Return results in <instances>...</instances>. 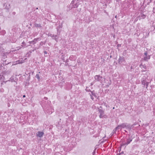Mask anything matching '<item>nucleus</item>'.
Returning a JSON list of instances; mask_svg holds the SVG:
<instances>
[{
  "instance_id": "nucleus-1",
  "label": "nucleus",
  "mask_w": 155,
  "mask_h": 155,
  "mask_svg": "<svg viewBox=\"0 0 155 155\" xmlns=\"http://www.w3.org/2000/svg\"><path fill=\"white\" fill-rule=\"evenodd\" d=\"M51 103L50 101H46L44 100H43L41 102V104L43 109L45 110L47 108H48V107L50 105Z\"/></svg>"
},
{
  "instance_id": "nucleus-2",
  "label": "nucleus",
  "mask_w": 155,
  "mask_h": 155,
  "mask_svg": "<svg viewBox=\"0 0 155 155\" xmlns=\"http://www.w3.org/2000/svg\"><path fill=\"white\" fill-rule=\"evenodd\" d=\"M133 138L132 137L130 136L127 139L126 141H124L121 144V146H127L133 140Z\"/></svg>"
},
{
  "instance_id": "nucleus-3",
  "label": "nucleus",
  "mask_w": 155,
  "mask_h": 155,
  "mask_svg": "<svg viewBox=\"0 0 155 155\" xmlns=\"http://www.w3.org/2000/svg\"><path fill=\"white\" fill-rule=\"evenodd\" d=\"M98 111L100 114L99 117L100 118H103L105 116L104 110H103L102 107L101 106L100 107L98 108Z\"/></svg>"
},
{
  "instance_id": "nucleus-4",
  "label": "nucleus",
  "mask_w": 155,
  "mask_h": 155,
  "mask_svg": "<svg viewBox=\"0 0 155 155\" xmlns=\"http://www.w3.org/2000/svg\"><path fill=\"white\" fill-rule=\"evenodd\" d=\"M118 63L119 64L121 65H125L126 63V61L125 58L123 56H120L118 59Z\"/></svg>"
},
{
  "instance_id": "nucleus-5",
  "label": "nucleus",
  "mask_w": 155,
  "mask_h": 155,
  "mask_svg": "<svg viewBox=\"0 0 155 155\" xmlns=\"http://www.w3.org/2000/svg\"><path fill=\"white\" fill-rule=\"evenodd\" d=\"M143 58H142L143 60L145 61H148L150 58V55L148 54L147 52L146 51L144 53Z\"/></svg>"
},
{
  "instance_id": "nucleus-6",
  "label": "nucleus",
  "mask_w": 155,
  "mask_h": 155,
  "mask_svg": "<svg viewBox=\"0 0 155 155\" xmlns=\"http://www.w3.org/2000/svg\"><path fill=\"white\" fill-rule=\"evenodd\" d=\"M45 110H46L47 113L49 114H51L54 112V109L52 107L50 106V105L48 107V108H47Z\"/></svg>"
},
{
  "instance_id": "nucleus-7",
  "label": "nucleus",
  "mask_w": 155,
  "mask_h": 155,
  "mask_svg": "<svg viewBox=\"0 0 155 155\" xmlns=\"http://www.w3.org/2000/svg\"><path fill=\"white\" fill-rule=\"evenodd\" d=\"M95 80L96 81H101L103 80L102 77L100 75H96L94 77Z\"/></svg>"
},
{
  "instance_id": "nucleus-8",
  "label": "nucleus",
  "mask_w": 155,
  "mask_h": 155,
  "mask_svg": "<svg viewBox=\"0 0 155 155\" xmlns=\"http://www.w3.org/2000/svg\"><path fill=\"white\" fill-rule=\"evenodd\" d=\"M41 39V38H35L34 39V40L31 41H29L28 42L29 43L31 44H32L33 45L35 44L36 43V42L38 41H40Z\"/></svg>"
},
{
  "instance_id": "nucleus-9",
  "label": "nucleus",
  "mask_w": 155,
  "mask_h": 155,
  "mask_svg": "<svg viewBox=\"0 0 155 155\" xmlns=\"http://www.w3.org/2000/svg\"><path fill=\"white\" fill-rule=\"evenodd\" d=\"M44 134V133L43 131H38L36 134L37 137H38L41 138L42 137Z\"/></svg>"
},
{
  "instance_id": "nucleus-10",
  "label": "nucleus",
  "mask_w": 155,
  "mask_h": 155,
  "mask_svg": "<svg viewBox=\"0 0 155 155\" xmlns=\"http://www.w3.org/2000/svg\"><path fill=\"white\" fill-rule=\"evenodd\" d=\"M146 16V15L145 14H144L143 13L141 12L139 15L138 16V18H140V19H144Z\"/></svg>"
},
{
  "instance_id": "nucleus-11",
  "label": "nucleus",
  "mask_w": 155,
  "mask_h": 155,
  "mask_svg": "<svg viewBox=\"0 0 155 155\" xmlns=\"http://www.w3.org/2000/svg\"><path fill=\"white\" fill-rule=\"evenodd\" d=\"M136 125L137 126L136 127H139L140 126V125L138 124V123L136 122L135 123H134L131 126L129 125V126L128 127L131 128H133V127H135V126H136Z\"/></svg>"
},
{
  "instance_id": "nucleus-12",
  "label": "nucleus",
  "mask_w": 155,
  "mask_h": 155,
  "mask_svg": "<svg viewBox=\"0 0 155 155\" xmlns=\"http://www.w3.org/2000/svg\"><path fill=\"white\" fill-rule=\"evenodd\" d=\"M141 83L142 85H144L143 86L144 87L145 86L146 84L148 82H147L145 80V78L144 77L142 78L141 79Z\"/></svg>"
},
{
  "instance_id": "nucleus-13",
  "label": "nucleus",
  "mask_w": 155,
  "mask_h": 155,
  "mask_svg": "<svg viewBox=\"0 0 155 155\" xmlns=\"http://www.w3.org/2000/svg\"><path fill=\"white\" fill-rule=\"evenodd\" d=\"M17 49H15V50H12L11 51H7V52H4V53H3L4 54H5V55H7L8 54H9L10 53H11V52H14L15 51H17V50H19V49H20L21 48V47H18L17 48Z\"/></svg>"
},
{
  "instance_id": "nucleus-14",
  "label": "nucleus",
  "mask_w": 155,
  "mask_h": 155,
  "mask_svg": "<svg viewBox=\"0 0 155 155\" xmlns=\"http://www.w3.org/2000/svg\"><path fill=\"white\" fill-rule=\"evenodd\" d=\"M4 6L5 7V8L7 10H9L10 8V4L8 3H5L4 4Z\"/></svg>"
},
{
  "instance_id": "nucleus-15",
  "label": "nucleus",
  "mask_w": 155,
  "mask_h": 155,
  "mask_svg": "<svg viewBox=\"0 0 155 155\" xmlns=\"http://www.w3.org/2000/svg\"><path fill=\"white\" fill-rule=\"evenodd\" d=\"M77 58V57L76 56L71 55L70 56L69 59L71 61H75L76 60Z\"/></svg>"
},
{
  "instance_id": "nucleus-16",
  "label": "nucleus",
  "mask_w": 155,
  "mask_h": 155,
  "mask_svg": "<svg viewBox=\"0 0 155 155\" xmlns=\"http://www.w3.org/2000/svg\"><path fill=\"white\" fill-rule=\"evenodd\" d=\"M72 87V85L69 83H67L66 84V89L67 90H69Z\"/></svg>"
},
{
  "instance_id": "nucleus-17",
  "label": "nucleus",
  "mask_w": 155,
  "mask_h": 155,
  "mask_svg": "<svg viewBox=\"0 0 155 155\" xmlns=\"http://www.w3.org/2000/svg\"><path fill=\"white\" fill-rule=\"evenodd\" d=\"M119 125L120 127L121 128V129L122 128H124L127 127H128L129 126V125H127V123H124Z\"/></svg>"
},
{
  "instance_id": "nucleus-18",
  "label": "nucleus",
  "mask_w": 155,
  "mask_h": 155,
  "mask_svg": "<svg viewBox=\"0 0 155 155\" xmlns=\"http://www.w3.org/2000/svg\"><path fill=\"white\" fill-rule=\"evenodd\" d=\"M6 55H5V54L4 53H2V61H6V59H5L6 58Z\"/></svg>"
},
{
  "instance_id": "nucleus-19",
  "label": "nucleus",
  "mask_w": 155,
  "mask_h": 155,
  "mask_svg": "<svg viewBox=\"0 0 155 155\" xmlns=\"http://www.w3.org/2000/svg\"><path fill=\"white\" fill-rule=\"evenodd\" d=\"M63 23V22H62L61 24L59 25V26L57 28V33L58 34V33H60V32L59 31V30L62 27V25Z\"/></svg>"
},
{
  "instance_id": "nucleus-20",
  "label": "nucleus",
  "mask_w": 155,
  "mask_h": 155,
  "mask_svg": "<svg viewBox=\"0 0 155 155\" xmlns=\"http://www.w3.org/2000/svg\"><path fill=\"white\" fill-rule=\"evenodd\" d=\"M140 67L141 68H143L144 69H142V71H146V66L145 64H141L140 65Z\"/></svg>"
},
{
  "instance_id": "nucleus-21",
  "label": "nucleus",
  "mask_w": 155,
  "mask_h": 155,
  "mask_svg": "<svg viewBox=\"0 0 155 155\" xmlns=\"http://www.w3.org/2000/svg\"><path fill=\"white\" fill-rule=\"evenodd\" d=\"M52 38H53V39L55 40L56 42H58V36L57 35H53L52 36Z\"/></svg>"
},
{
  "instance_id": "nucleus-22",
  "label": "nucleus",
  "mask_w": 155,
  "mask_h": 155,
  "mask_svg": "<svg viewBox=\"0 0 155 155\" xmlns=\"http://www.w3.org/2000/svg\"><path fill=\"white\" fill-rule=\"evenodd\" d=\"M46 42V41H41L39 44V48H37V49H38L41 46L43 45H45V43Z\"/></svg>"
},
{
  "instance_id": "nucleus-23",
  "label": "nucleus",
  "mask_w": 155,
  "mask_h": 155,
  "mask_svg": "<svg viewBox=\"0 0 155 155\" xmlns=\"http://www.w3.org/2000/svg\"><path fill=\"white\" fill-rule=\"evenodd\" d=\"M152 0H144V3L147 4V5H149L151 2Z\"/></svg>"
},
{
  "instance_id": "nucleus-24",
  "label": "nucleus",
  "mask_w": 155,
  "mask_h": 155,
  "mask_svg": "<svg viewBox=\"0 0 155 155\" xmlns=\"http://www.w3.org/2000/svg\"><path fill=\"white\" fill-rule=\"evenodd\" d=\"M40 73V72H39L35 76V77L38 79V81H39L40 80V76L39 75V74Z\"/></svg>"
},
{
  "instance_id": "nucleus-25",
  "label": "nucleus",
  "mask_w": 155,
  "mask_h": 155,
  "mask_svg": "<svg viewBox=\"0 0 155 155\" xmlns=\"http://www.w3.org/2000/svg\"><path fill=\"white\" fill-rule=\"evenodd\" d=\"M91 94L92 95H93L95 97H96L97 96L96 95V93H95V91L94 90L91 91Z\"/></svg>"
},
{
  "instance_id": "nucleus-26",
  "label": "nucleus",
  "mask_w": 155,
  "mask_h": 155,
  "mask_svg": "<svg viewBox=\"0 0 155 155\" xmlns=\"http://www.w3.org/2000/svg\"><path fill=\"white\" fill-rule=\"evenodd\" d=\"M139 146L138 145L135 144L133 146L132 148L133 150L136 149Z\"/></svg>"
},
{
  "instance_id": "nucleus-27",
  "label": "nucleus",
  "mask_w": 155,
  "mask_h": 155,
  "mask_svg": "<svg viewBox=\"0 0 155 155\" xmlns=\"http://www.w3.org/2000/svg\"><path fill=\"white\" fill-rule=\"evenodd\" d=\"M24 61H23L22 60H21V61L20 60H18L16 61V64H22V63H23L24 62Z\"/></svg>"
},
{
  "instance_id": "nucleus-28",
  "label": "nucleus",
  "mask_w": 155,
  "mask_h": 155,
  "mask_svg": "<svg viewBox=\"0 0 155 155\" xmlns=\"http://www.w3.org/2000/svg\"><path fill=\"white\" fill-rule=\"evenodd\" d=\"M35 26L37 28H41L42 27L40 24H37L36 23H35Z\"/></svg>"
},
{
  "instance_id": "nucleus-29",
  "label": "nucleus",
  "mask_w": 155,
  "mask_h": 155,
  "mask_svg": "<svg viewBox=\"0 0 155 155\" xmlns=\"http://www.w3.org/2000/svg\"><path fill=\"white\" fill-rule=\"evenodd\" d=\"M115 129V130H116V131L117 130L118 131H119V130L121 129V128L120 127V125H118Z\"/></svg>"
},
{
  "instance_id": "nucleus-30",
  "label": "nucleus",
  "mask_w": 155,
  "mask_h": 155,
  "mask_svg": "<svg viewBox=\"0 0 155 155\" xmlns=\"http://www.w3.org/2000/svg\"><path fill=\"white\" fill-rule=\"evenodd\" d=\"M114 134H117L116 130H115V129H114L113 130L112 133L111 134V136H112Z\"/></svg>"
},
{
  "instance_id": "nucleus-31",
  "label": "nucleus",
  "mask_w": 155,
  "mask_h": 155,
  "mask_svg": "<svg viewBox=\"0 0 155 155\" xmlns=\"http://www.w3.org/2000/svg\"><path fill=\"white\" fill-rule=\"evenodd\" d=\"M71 7H72V8H77L78 7V5L77 4H76L74 5H72V6H71Z\"/></svg>"
},
{
  "instance_id": "nucleus-32",
  "label": "nucleus",
  "mask_w": 155,
  "mask_h": 155,
  "mask_svg": "<svg viewBox=\"0 0 155 155\" xmlns=\"http://www.w3.org/2000/svg\"><path fill=\"white\" fill-rule=\"evenodd\" d=\"M35 15L37 17H39V13H38V12H35Z\"/></svg>"
},
{
  "instance_id": "nucleus-33",
  "label": "nucleus",
  "mask_w": 155,
  "mask_h": 155,
  "mask_svg": "<svg viewBox=\"0 0 155 155\" xmlns=\"http://www.w3.org/2000/svg\"><path fill=\"white\" fill-rule=\"evenodd\" d=\"M6 33V32L5 30H2L1 32V34L2 35H5Z\"/></svg>"
},
{
  "instance_id": "nucleus-34",
  "label": "nucleus",
  "mask_w": 155,
  "mask_h": 155,
  "mask_svg": "<svg viewBox=\"0 0 155 155\" xmlns=\"http://www.w3.org/2000/svg\"><path fill=\"white\" fill-rule=\"evenodd\" d=\"M63 82H60L59 84V86H60L61 87L63 86Z\"/></svg>"
},
{
  "instance_id": "nucleus-35",
  "label": "nucleus",
  "mask_w": 155,
  "mask_h": 155,
  "mask_svg": "<svg viewBox=\"0 0 155 155\" xmlns=\"http://www.w3.org/2000/svg\"><path fill=\"white\" fill-rule=\"evenodd\" d=\"M117 155H125V154L124 153V152L122 151L121 153H117Z\"/></svg>"
},
{
  "instance_id": "nucleus-36",
  "label": "nucleus",
  "mask_w": 155,
  "mask_h": 155,
  "mask_svg": "<svg viewBox=\"0 0 155 155\" xmlns=\"http://www.w3.org/2000/svg\"><path fill=\"white\" fill-rule=\"evenodd\" d=\"M10 80L12 82H13L15 81L14 78L12 77L10 78Z\"/></svg>"
},
{
  "instance_id": "nucleus-37",
  "label": "nucleus",
  "mask_w": 155,
  "mask_h": 155,
  "mask_svg": "<svg viewBox=\"0 0 155 155\" xmlns=\"http://www.w3.org/2000/svg\"><path fill=\"white\" fill-rule=\"evenodd\" d=\"M21 44L23 45H22L23 46H24V47L26 45V43L24 42H22Z\"/></svg>"
},
{
  "instance_id": "nucleus-38",
  "label": "nucleus",
  "mask_w": 155,
  "mask_h": 155,
  "mask_svg": "<svg viewBox=\"0 0 155 155\" xmlns=\"http://www.w3.org/2000/svg\"><path fill=\"white\" fill-rule=\"evenodd\" d=\"M85 90L87 92H91V91L90 89H87V87L85 89Z\"/></svg>"
},
{
  "instance_id": "nucleus-39",
  "label": "nucleus",
  "mask_w": 155,
  "mask_h": 155,
  "mask_svg": "<svg viewBox=\"0 0 155 155\" xmlns=\"http://www.w3.org/2000/svg\"><path fill=\"white\" fill-rule=\"evenodd\" d=\"M90 94V97H91V99L92 100H94V98L93 96L91 95V94Z\"/></svg>"
},
{
  "instance_id": "nucleus-40",
  "label": "nucleus",
  "mask_w": 155,
  "mask_h": 155,
  "mask_svg": "<svg viewBox=\"0 0 155 155\" xmlns=\"http://www.w3.org/2000/svg\"><path fill=\"white\" fill-rule=\"evenodd\" d=\"M149 82H148L146 84V85H145V86H146V88L147 89V87L148 86V85L149 84Z\"/></svg>"
},
{
  "instance_id": "nucleus-41",
  "label": "nucleus",
  "mask_w": 155,
  "mask_h": 155,
  "mask_svg": "<svg viewBox=\"0 0 155 155\" xmlns=\"http://www.w3.org/2000/svg\"><path fill=\"white\" fill-rule=\"evenodd\" d=\"M48 36H51L52 37V34L50 33H48Z\"/></svg>"
},
{
  "instance_id": "nucleus-42",
  "label": "nucleus",
  "mask_w": 155,
  "mask_h": 155,
  "mask_svg": "<svg viewBox=\"0 0 155 155\" xmlns=\"http://www.w3.org/2000/svg\"><path fill=\"white\" fill-rule=\"evenodd\" d=\"M121 46V45L118 44L117 45V47H120Z\"/></svg>"
},
{
  "instance_id": "nucleus-43",
  "label": "nucleus",
  "mask_w": 155,
  "mask_h": 155,
  "mask_svg": "<svg viewBox=\"0 0 155 155\" xmlns=\"http://www.w3.org/2000/svg\"><path fill=\"white\" fill-rule=\"evenodd\" d=\"M73 3H74V1H72L71 2V3L70 4V5L71 6H72L73 5Z\"/></svg>"
},
{
  "instance_id": "nucleus-44",
  "label": "nucleus",
  "mask_w": 155,
  "mask_h": 155,
  "mask_svg": "<svg viewBox=\"0 0 155 155\" xmlns=\"http://www.w3.org/2000/svg\"><path fill=\"white\" fill-rule=\"evenodd\" d=\"M62 59L65 62L64 57H62Z\"/></svg>"
},
{
  "instance_id": "nucleus-45",
  "label": "nucleus",
  "mask_w": 155,
  "mask_h": 155,
  "mask_svg": "<svg viewBox=\"0 0 155 155\" xmlns=\"http://www.w3.org/2000/svg\"><path fill=\"white\" fill-rule=\"evenodd\" d=\"M16 14V12H12V14L13 15H15Z\"/></svg>"
},
{
  "instance_id": "nucleus-46",
  "label": "nucleus",
  "mask_w": 155,
  "mask_h": 155,
  "mask_svg": "<svg viewBox=\"0 0 155 155\" xmlns=\"http://www.w3.org/2000/svg\"><path fill=\"white\" fill-rule=\"evenodd\" d=\"M31 53V51H29L27 53V54H28L29 55V54H30Z\"/></svg>"
},
{
  "instance_id": "nucleus-47",
  "label": "nucleus",
  "mask_w": 155,
  "mask_h": 155,
  "mask_svg": "<svg viewBox=\"0 0 155 155\" xmlns=\"http://www.w3.org/2000/svg\"><path fill=\"white\" fill-rule=\"evenodd\" d=\"M44 99H45V100H47V101H48L47 100H48V98L46 97H45L44 98Z\"/></svg>"
},
{
  "instance_id": "nucleus-48",
  "label": "nucleus",
  "mask_w": 155,
  "mask_h": 155,
  "mask_svg": "<svg viewBox=\"0 0 155 155\" xmlns=\"http://www.w3.org/2000/svg\"><path fill=\"white\" fill-rule=\"evenodd\" d=\"M69 61V59H67L66 61H65L64 62H65L66 63L68 62Z\"/></svg>"
},
{
  "instance_id": "nucleus-49",
  "label": "nucleus",
  "mask_w": 155,
  "mask_h": 155,
  "mask_svg": "<svg viewBox=\"0 0 155 155\" xmlns=\"http://www.w3.org/2000/svg\"><path fill=\"white\" fill-rule=\"evenodd\" d=\"M65 65L66 66H69V64L68 62H67V63H66Z\"/></svg>"
},
{
  "instance_id": "nucleus-50",
  "label": "nucleus",
  "mask_w": 155,
  "mask_h": 155,
  "mask_svg": "<svg viewBox=\"0 0 155 155\" xmlns=\"http://www.w3.org/2000/svg\"><path fill=\"white\" fill-rule=\"evenodd\" d=\"M44 53L45 54H47L48 53V52L46 51H45Z\"/></svg>"
},
{
  "instance_id": "nucleus-51",
  "label": "nucleus",
  "mask_w": 155,
  "mask_h": 155,
  "mask_svg": "<svg viewBox=\"0 0 155 155\" xmlns=\"http://www.w3.org/2000/svg\"><path fill=\"white\" fill-rule=\"evenodd\" d=\"M95 150L93 151V154H94L95 153Z\"/></svg>"
},
{
  "instance_id": "nucleus-52",
  "label": "nucleus",
  "mask_w": 155,
  "mask_h": 155,
  "mask_svg": "<svg viewBox=\"0 0 155 155\" xmlns=\"http://www.w3.org/2000/svg\"><path fill=\"white\" fill-rule=\"evenodd\" d=\"M130 68L131 69H133V67L132 66H131V67H130Z\"/></svg>"
},
{
  "instance_id": "nucleus-53",
  "label": "nucleus",
  "mask_w": 155,
  "mask_h": 155,
  "mask_svg": "<svg viewBox=\"0 0 155 155\" xmlns=\"http://www.w3.org/2000/svg\"><path fill=\"white\" fill-rule=\"evenodd\" d=\"M25 97V95H23V98H24Z\"/></svg>"
},
{
  "instance_id": "nucleus-54",
  "label": "nucleus",
  "mask_w": 155,
  "mask_h": 155,
  "mask_svg": "<svg viewBox=\"0 0 155 155\" xmlns=\"http://www.w3.org/2000/svg\"><path fill=\"white\" fill-rule=\"evenodd\" d=\"M93 83H91V86H92L93 85Z\"/></svg>"
},
{
  "instance_id": "nucleus-55",
  "label": "nucleus",
  "mask_w": 155,
  "mask_h": 155,
  "mask_svg": "<svg viewBox=\"0 0 155 155\" xmlns=\"http://www.w3.org/2000/svg\"><path fill=\"white\" fill-rule=\"evenodd\" d=\"M50 44H51V43H49L48 44V45H50Z\"/></svg>"
},
{
  "instance_id": "nucleus-56",
  "label": "nucleus",
  "mask_w": 155,
  "mask_h": 155,
  "mask_svg": "<svg viewBox=\"0 0 155 155\" xmlns=\"http://www.w3.org/2000/svg\"><path fill=\"white\" fill-rule=\"evenodd\" d=\"M43 48H46V47H43Z\"/></svg>"
},
{
  "instance_id": "nucleus-57",
  "label": "nucleus",
  "mask_w": 155,
  "mask_h": 155,
  "mask_svg": "<svg viewBox=\"0 0 155 155\" xmlns=\"http://www.w3.org/2000/svg\"><path fill=\"white\" fill-rule=\"evenodd\" d=\"M8 107H9V105L8 104Z\"/></svg>"
},
{
  "instance_id": "nucleus-58",
  "label": "nucleus",
  "mask_w": 155,
  "mask_h": 155,
  "mask_svg": "<svg viewBox=\"0 0 155 155\" xmlns=\"http://www.w3.org/2000/svg\"><path fill=\"white\" fill-rule=\"evenodd\" d=\"M116 17H117V16H116L115 18H116Z\"/></svg>"
},
{
  "instance_id": "nucleus-59",
  "label": "nucleus",
  "mask_w": 155,
  "mask_h": 155,
  "mask_svg": "<svg viewBox=\"0 0 155 155\" xmlns=\"http://www.w3.org/2000/svg\"><path fill=\"white\" fill-rule=\"evenodd\" d=\"M1 29V28L0 27V30Z\"/></svg>"
},
{
  "instance_id": "nucleus-60",
  "label": "nucleus",
  "mask_w": 155,
  "mask_h": 155,
  "mask_svg": "<svg viewBox=\"0 0 155 155\" xmlns=\"http://www.w3.org/2000/svg\"><path fill=\"white\" fill-rule=\"evenodd\" d=\"M36 9H38V8H36Z\"/></svg>"
}]
</instances>
